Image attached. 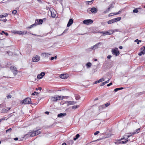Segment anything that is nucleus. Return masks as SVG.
Listing matches in <instances>:
<instances>
[{
    "instance_id": "obj_1",
    "label": "nucleus",
    "mask_w": 145,
    "mask_h": 145,
    "mask_svg": "<svg viewBox=\"0 0 145 145\" xmlns=\"http://www.w3.org/2000/svg\"><path fill=\"white\" fill-rule=\"evenodd\" d=\"M63 97H61V96L56 95L54 97H51V100L52 101H56L58 100H60L63 99Z\"/></svg>"
},
{
    "instance_id": "obj_2",
    "label": "nucleus",
    "mask_w": 145,
    "mask_h": 145,
    "mask_svg": "<svg viewBox=\"0 0 145 145\" xmlns=\"http://www.w3.org/2000/svg\"><path fill=\"white\" fill-rule=\"evenodd\" d=\"M32 103L31 101V98H27L23 100L22 102V104H31Z\"/></svg>"
},
{
    "instance_id": "obj_3",
    "label": "nucleus",
    "mask_w": 145,
    "mask_h": 145,
    "mask_svg": "<svg viewBox=\"0 0 145 145\" xmlns=\"http://www.w3.org/2000/svg\"><path fill=\"white\" fill-rule=\"evenodd\" d=\"M103 45V43L99 42L91 47V49L92 50H95L98 48L101 45Z\"/></svg>"
},
{
    "instance_id": "obj_4",
    "label": "nucleus",
    "mask_w": 145,
    "mask_h": 145,
    "mask_svg": "<svg viewBox=\"0 0 145 145\" xmlns=\"http://www.w3.org/2000/svg\"><path fill=\"white\" fill-rule=\"evenodd\" d=\"M10 69L13 73L14 76L16 75L18 73V71L16 68L14 66H11L10 67Z\"/></svg>"
},
{
    "instance_id": "obj_5",
    "label": "nucleus",
    "mask_w": 145,
    "mask_h": 145,
    "mask_svg": "<svg viewBox=\"0 0 145 145\" xmlns=\"http://www.w3.org/2000/svg\"><path fill=\"white\" fill-rule=\"evenodd\" d=\"M112 54L116 56H118L120 54V52L118 51V49L116 48L112 51Z\"/></svg>"
},
{
    "instance_id": "obj_6",
    "label": "nucleus",
    "mask_w": 145,
    "mask_h": 145,
    "mask_svg": "<svg viewBox=\"0 0 145 145\" xmlns=\"http://www.w3.org/2000/svg\"><path fill=\"white\" fill-rule=\"evenodd\" d=\"M40 59V57L38 55H36L33 57L32 61L33 62H36L39 61Z\"/></svg>"
},
{
    "instance_id": "obj_7",
    "label": "nucleus",
    "mask_w": 145,
    "mask_h": 145,
    "mask_svg": "<svg viewBox=\"0 0 145 145\" xmlns=\"http://www.w3.org/2000/svg\"><path fill=\"white\" fill-rule=\"evenodd\" d=\"M93 22L92 20L91 19H88L84 20L83 21V23L85 24L89 25L92 24Z\"/></svg>"
},
{
    "instance_id": "obj_8",
    "label": "nucleus",
    "mask_w": 145,
    "mask_h": 145,
    "mask_svg": "<svg viewBox=\"0 0 145 145\" xmlns=\"http://www.w3.org/2000/svg\"><path fill=\"white\" fill-rule=\"evenodd\" d=\"M45 73L44 72H41L40 74L38 75L37 78L38 79H40L42 78L45 75Z\"/></svg>"
},
{
    "instance_id": "obj_9",
    "label": "nucleus",
    "mask_w": 145,
    "mask_h": 145,
    "mask_svg": "<svg viewBox=\"0 0 145 145\" xmlns=\"http://www.w3.org/2000/svg\"><path fill=\"white\" fill-rule=\"evenodd\" d=\"M69 76L68 74H62L60 75L59 77L62 79H66L68 78Z\"/></svg>"
},
{
    "instance_id": "obj_10",
    "label": "nucleus",
    "mask_w": 145,
    "mask_h": 145,
    "mask_svg": "<svg viewBox=\"0 0 145 145\" xmlns=\"http://www.w3.org/2000/svg\"><path fill=\"white\" fill-rule=\"evenodd\" d=\"M114 7V6L112 5H110V6L108 7V8L106 10L104 11L103 13L104 14L106 13L109 12V11H110L111 9L112 8Z\"/></svg>"
},
{
    "instance_id": "obj_11",
    "label": "nucleus",
    "mask_w": 145,
    "mask_h": 145,
    "mask_svg": "<svg viewBox=\"0 0 145 145\" xmlns=\"http://www.w3.org/2000/svg\"><path fill=\"white\" fill-rule=\"evenodd\" d=\"M90 10L91 11L92 13L95 14L97 12L98 10L97 8L95 7H93L91 8Z\"/></svg>"
},
{
    "instance_id": "obj_12",
    "label": "nucleus",
    "mask_w": 145,
    "mask_h": 145,
    "mask_svg": "<svg viewBox=\"0 0 145 145\" xmlns=\"http://www.w3.org/2000/svg\"><path fill=\"white\" fill-rule=\"evenodd\" d=\"M73 20L72 18L70 19L69 20V21L68 22V23L67 25V27H69L73 24Z\"/></svg>"
},
{
    "instance_id": "obj_13",
    "label": "nucleus",
    "mask_w": 145,
    "mask_h": 145,
    "mask_svg": "<svg viewBox=\"0 0 145 145\" xmlns=\"http://www.w3.org/2000/svg\"><path fill=\"white\" fill-rule=\"evenodd\" d=\"M43 22V20L42 19H40L39 20H36L35 24H36V25L37 24H42Z\"/></svg>"
},
{
    "instance_id": "obj_14",
    "label": "nucleus",
    "mask_w": 145,
    "mask_h": 145,
    "mask_svg": "<svg viewBox=\"0 0 145 145\" xmlns=\"http://www.w3.org/2000/svg\"><path fill=\"white\" fill-rule=\"evenodd\" d=\"M121 17H118L116 18H114L112 19L113 23H115L116 22L119 21L121 19Z\"/></svg>"
},
{
    "instance_id": "obj_15",
    "label": "nucleus",
    "mask_w": 145,
    "mask_h": 145,
    "mask_svg": "<svg viewBox=\"0 0 145 145\" xmlns=\"http://www.w3.org/2000/svg\"><path fill=\"white\" fill-rule=\"evenodd\" d=\"M42 56L44 57H49L50 54H49L47 53H42Z\"/></svg>"
},
{
    "instance_id": "obj_16",
    "label": "nucleus",
    "mask_w": 145,
    "mask_h": 145,
    "mask_svg": "<svg viewBox=\"0 0 145 145\" xmlns=\"http://www.w3.org/2000/svg\"><path fill=\"white\" fill-rule=\"evenodd\" d=\"M14 33L20 35H23L24 34V32H22V31H14Z\"/></svg>"
},
{
    "instance_id": "obj_17",
    "label": "nucleus",
    "mask_w": 145,
    "mask_h": 145,
    "mask_svg": "<svg viewBox=\"0 0 145 145\" xmlns=\"http://www.w3.org/2000/svg\"><path fill=\"white\" fill-rule=\"evenodd\" d=\"M66 115V113H60L58 114L57 117L59 118H62L64 116H65Z\"/></svg>"
},
{
    "instance_id": "obj_18",
    "label": "nucleus",
    "mask_w": 145,
    "mask_h": 145,
    "mask_svg": "<svg viewBox=\"0 0 145 145\" xmlns=\"http://www.w3.org/2000/svg\"><path fill=\"white\" fill-rule=\"evenodd\" d=\"M124 138H122L118 140H116V142H115V143L116 144H121V140H124Z\"/></svg>"
},
{
    "instance_id": "obj_19",
    "label": "nucleus",
    "mask_w": 145,
    "mask_h": 145,
    "mask_svg": "<svg viewBox=\"0 0 145 145\" xmlns=\"http://www.w3.org/2000/svg\"><path fill=\"white\" fill-rule=\"evenodd\" d=\"M29 133L30 134V137H32L35 136L36 135L35 133V131H32V132Z\"/></svg>"
},
{
    "instance_id": "obj_20",
    "label": "nucleus",
    "mask_w": 145,
    "mask_h": 145,
    "mask_svg": "<svg viewBox=\"0 0 145 145\" xmlns=\"http://www.w3.org/2000/svg\"><path fill=\"white\" fill-rule=\"evenodd\" d=\"M49 10H50L51 17L53 18H55L56 16V14L54 12H52V10L51 9H50Z\"/></svg>"
},
{
    "instance_id": "obj_21",
    "label": "nucleus",
    "mask_w": 145,
    "mask_h": 145,
    "mask_svg": "<svg viewBox=\"0 0 145 145\" xmlns=\"http://www.w3.org/2000/svg\"><path fill=\"white\" fill-rule=\"evenodd\" d=\"M124 140L121 141V144H125L128 141H129L128 139H126L125 138H124V139L123 140Z\"/></svg>"
},
{
    "instance_id": "obj_22",
    "label": "nucleus",
    "mask_w": 145,
    "mask_h": 145,
    "mask_svg": "<svg viewBox=\"0 0 145 145\" xmlns=\"http://www.w3.org/2000/svg\"><path fill=\"white\" fill-rule=\"evenodd\" d=\"M145 54V50H143V51H141L138 54V55L140 56H141L142 55H144Z\"/></svg>"
},
{
    "instance_id": "obj_23",
    "label": "nucleus",
    "mask_w": 145,
    "mask_h": 145,
    "mask_svg": "<svg viewBox=\"0 0 145 145\" xmlns=\"http://www.w3.org/2000/svg\"><path fill=\"white\" fill-rule=\"evenodd\" d=\"M67 103H68V105H72L75 103L73 101H67Z\"/></svg>"
},
{
    "instance_id": "obj_24",
    "label": "nucleus",
    "mask_w": 145,
    "mask_h": 145,
    "mask_svg": "<svg viewBox=\"0 0 145 145\" xmlns=\"http://www.w3.org/2000/svg\"><path fill=\"white\" fill-rule=\"evenodd\" d=\"M75 98L76 99V100H79L80 97L79 96V95H78V94H75Z\"/></svg>"
},
{
    "instance_id": "obj_25",
    "label": "nucleus",
    "mask_w": 145,
    "mask_h": 145,
    "mask_svg": "<svg viewBox=\"0 0 145 145\" xmlns=\"http://www.w3.org/2000/svg\"><path fill=\"white\" fill-rule=\"evenodd\" d=\"M91 63L90 62L87 63L86 64V66L87 67V68H89L91 67Z\"/></svg>"
},
{
    "instance_id": "obj_26",
    "label": "nucleus",
    "mask_w": 145,
    "mask_h": 145,
    "mask_svg": "<svg viewBox=\"0 0 145 145\" xmlns=\"http://www.w3.org/2000/svg\"><path fill=\"white\" fill-rule=\"evenodd\" d=\"M80 137V135L78 134H77L75 136V137L74 138H73V140H76L77 139Z\"/></svg>"
},
{
    "instance_id": "obj_27",
    "label": "nucleus",
    "mask_w": 145,
    "mask_h": 145,
    "mask_svg": "<svg viewBox=\"0 0 145 145\" xmlns=\"http://www.w3.org/2000/svg\"><path fill=\"white\" fill-rule=\"evenodd\" d=\"M35 131L36 135L40 134V131L39 130Z\"/></svg>"
},
{
    "instance_id": "obj_28",
    "label": "nucleus",
    "mask_w": 145,
    "mask_h": 145,
    "mask_svg": "<svg viewBox=\"0 0 145 145\" xmlns=\"http://www.w3.org/2000/svg\"><path fill=\"white\" fill-rule=\"evenodd\" d=\"M140 130V128H139L138 129H136L135 130V131H134V132H133L134 133V134H135L136 133H138L139 132Z\"/></svg>"
},
{
    "instance_id": "obj_29",
    "label": "nucleus",
    "mask_w": 145,
    "mask_h": 145,
    "mask_svg": "<svg viewBox=\"0 0 145 145\" xmlns=\"http://www.w3.org/2000/svg\"><path fill=\"white\" fill-rule=\"evenodd\" d=\"M123 88H116L114 89V91L115 92H116L119 90L122 89H123Z\"/></svg>"
},
{
    "instance_id": "obj_30",
    "label": "nucleus",
    "mask_w": 145,
    "mask_h": 145,
    "mask_svg": "<svg viewBox=\"0 0 145 145\" xmlns=\"http://www.w3.org/2000/svg\"><path fill=\"white\" fill-rule=\"evenodd\" d=\"M12 131V129L11 128H9L8 129L6 130V133H8V132L10 133Z\"/></svg>"
},
{
    "instance_id": "obj_31",
    "label": "nucleus",
    "mask_w": 145,
    "mask_h": 145,
    "mask_svg": "<svg viewBox=\"0 0 145 145\" xmlns=\"http://www.w3.org/2000/svg\"><path fill=\"white\" fill-rule=\"evenodd\" d=\"M36 26V24H35H35L32 25H31L29 27H27V29H28V28L31 29V28H32L33 26Z\"/></svg>"
},
{
    "instance_id": "obj_32",
    "label": "nucleus",
    "mask_w": 145,
    "mask_h": 145,
    "mask_svg": "<svg viewBox=\"0 0 145 145\" xmlns=\"http://www.w3.org/2000/svg\"><path fill=\"white\" fill-rule=\"evenodd\" d=\"M130 137V135H125L123 137L124 138H126L127 139Z\"/></svg>"
},
{
    "instance_id": "obj_33",
    "label": "nucleus",
    "mask_w": 145,
    "mask_h": 145,
    "mask_svg": "<svg viewBox=\"0 0 145 145\" xmlns=\"http://www.w3.org/2000/svg\"><path fill=\"white\" fill-rule=\"evenodd\" d=\"M141 40H139L138 39H137L135 40V42H137V44H139V42H141Z\"/></svg>"
},
{
    "instance_id": "obj_34",
    "label": "nucleus",
    "mask_w": 145,
    "mask_h": 145,
    "mask_svg": "<svg viewBox=\"0 0 145 145\" xmlns=\"http://www.w3.org/2000/svg\"><path fill=\"white\" fill-rule=\"evenodd\" d=\"M78 106H79L76 105H74L72 106V108L73 109H75L77 108H78Z\"/></svg>"
},
{
    "instance_id": "obj_35",
    "label": "nucleus",
    "mask_w": 145,
    "mask_h": 145,
    "mask_svg": "<svg viewBox=\"0 0 145 145\" xmlns=\"http://www.w3.org/2000/svg\"><path fill=\"white\" fill-rule=\"evenodd\" d=\"M100 33L103 34L104 35H107V32L101 31L100 32Z\"/></svg>"
},
{
    "instance_id": "obj_36",
    "label": "nucleus",
    "mask_w": 145,
    "mask_h": 145,
    "mask_svg": "<svg viewBox=\"0 0 145 145\" xmlns=\"http://www.w3.org/2000/svg\"><path fill=\"white\" fill-rule=\"evenodd\" d=\"M126 134L128 135H130V137H131V136L134 135V133L133 132L130 133H126Z\"/></svg>"
},
{
    "instance_id": "obj_37",
    "label": "nucleus",
    "mask_w": 145,
    "mask_h": 145,
    "mask_svg": "<svg viewBox=\"0 0 145 145\" xmlns=\"http://www.w3.org/2000/svg\"><path fill=\"white\" fill-rule=\"evenodd\" d=\"M138 12V10L137 9H134L133 10V12L134 13H137Z\"/></svg>"
},
{
    "instance_id": "obj_38",
    "label": "nucleus",
    "mask_w": 145,
    "mask_h": 145,
    "mask_svg": "<svg viewBox=\"0 0 145 145\" xmlns=\"http://www.w3.org/2000/svg\"><path fill=\"white\" fill-rule=\"evenodd\" d=\"M35 94H36V95H37L39 94V93L36 91H34V93H32L31 94V95H35Z\"/></svg>"
},
{
    "instance_id": "obj_39",
    "label": "nucleus",
    "mask_w": 145,
    "mask_h": 145,
    "mask_svg": "<svg viewBox=\"0 0 145 145\" xmlns=\"http://www.w3.org/2000/svg\"><path fill=\"white\" fill-rule=\"evenodd\" d=\"M7 110L5 109L4 108L2 110L1 112L5 113L7 112Z\"/></svg>"
},
{
    "instance_id": "obj_40",
    "label": "nucleus",
    "mask_w": 145,
    "mask_h": 145,
    "mask_svg": "<svg viewBox=\"0 0 145 145\" xmlns=\"http://www.w3.org/2000/svg\"><path fill=\"white\" fill-rule=\"evenodd\" d=\"M107 23L108 24H110L113 23V22H112V20H109L107 22Z\"/></svg>"
},
{
    "instance_id": "obj_41",
    "label": "nucleus",
    "mask_w": 145,
    "mask_h": 145,
    "mask_svg": "<svg viewBox=\"0 0 145 145\" xmlns=\"http://www.w3.org/2000/svg\"><path fill=\"white\" fill-rule=\"evenodd\" d=\"M105 80L104 78H101L99 80H98V81L99 83L101 82H103Z\"/></svg>"
},
{
    "instance_id": "obj_42",
    "label": "nucleus",
    "mask_w": 145,
    "mask_h": 145,
    "mask_svg": "<svg viewBox=\"0 0 145 145\" xmlns=\"http://www.w3.org/2000/svg\"><path fill=\"white\" fill-rule=\"evenodd\" d=\"M121 10H120L118 12L114 13L113 14H114V15H117V14H120L121 12Z\"/></svg>"
},
{
    "instance_id": "obj_43",
    "label": "nucleus",
    "mask_w": 145,
    "mask_h": 145,
    "mask_svg": "<svg viewBox=\"0 0 145 145\" xmlns=\"http://www.w3.org/2000/svg\"><path fill=\"white\" fill-rule=\"evenodd\" d=\"M93 1V0H92L91 1H88V3L89 5H91L92 4Z\"/></svg>"
},
{
    "instance_id": "obj_44",
    "label": "nucleus",
    "mask_w": 145,
    "mask_h": 145,
    "mask_svg": "<svg viewBox=\"0 0 145 145\" xmlns=\"http://www.w3.org/2000/svg\"><path fill=\"white\" fill-rule=\"evenodd\" d=\"M109 32V33H108V35H110L112 34L113 33V31L112 30H110L108 31Z\"/></svg>"
},
{
    "instance_id": "obj_45",
    "label": "nucleus",
    "mask_w": 145,
    "mask_h": 145,
    "mask_svg": "<svg viewBox=\"0 0 145 145\" xmlns=\"http://www.w3.org/2000/svg\"><path fill=\"white\" fill-rule=\"evenodd\" d=\"M104 107H105V106L104 105H102V106H100L99 107V109H100L101 108H104Z\"/></svg>"
},
{
    "instance_id": "obj_46",
    "label": "nucleus",
    "mask_w": 145,
    "mask_h": 145,
    "mask_svg": "<svg viewBox=\"0 0 145 145\" xmlns=\"http://www.w3.org/2000/svg\"><path fill=\"white\" fill-rule=\"evenodd\" d=\"M17 13V11L16 10H13L12 12V13L14 14H15Z\"/></svg>"
},
{
    "instance_id": "obj_47",
    "label": "nucleus",
    "mask_w": 145,
    "mask_h": 145,
    "mask_svg": "<svg viewBox=\"0 0 145 145\" xmlns=\"http://www.w3.org/2000/svg\"><path fill=\"white\" fill-rule=\"evenodd\" d=\"M110 103H108L106 104H105V106L106 107H108V106H109V105H110Z\"/></svg>"
},
{
    "instance_id": "obj_48",
    "label": "nucleus",
    "mask_w": 145,
    "mask_h": 145,
    "mask_svg": "<svg viewBox=\"0 0 145 145\" xmlns=\"http://www.w3.org/2000/svg\"><path fill=\"white\" fill-rule=\"evenodd\" d=\"M99 131H96V132H95L94 133V135H97L98 134H99Z\"/></svg>"
},
{
    "instance_id": "obj_49",
    "label": "nucleus",
    "mask_w": 145,
    "mask_h": 145,
    "mask_svg": "<svg viewBox=\"0 0 145 145\" xmlns=\"http://www.w3.org/2000/svg\"><path fill=\"white\" fill-rule=\"evenodd\" d=\"M2 32L4 34H5L7 36L8 35V33L5 32H4V31H2Z\"/></svg>"
},
{
    "instance_id": "obj_50",
    "label": "nucleus",
    "mask_w": 145,
    "mask_h": 145,
    "mask_svg": "<svg viewBox=\"0 0 145 145\" xmlns=\"http://www.w3.org/2000/svg\"><path fill=\"white\" fill-rule=\"evenodd\" d=\"M4 104H2L0 105V108L3 107L4 106Z\"/></svg>"
},
{
    "instance_id": "obj_51",
    "label": "nucleus",
    "mask_w": 145,
    "mask_h": 145,
    "mask_svg": "<svg viewBox=\"0 0 145 145\" xmlns=\"http://www.w3.org/2000/svg\"><path fill=\"white\" fill-rule=\"evenodd\" d=\"M105 84V82H103L101 83L100 86H103Z\"/></svg>"
},
{
    "instance_id": "obj_52",
    "label": "nucleus",
    "mask_w": 145,
    "mask_h": 145,
    "mask_svg": "<svg viewBox=\"0 0 145 145\" xmlns=\"http://www.w3.org/2000/svg\"><path fill=\"white\" fill-rule=\"evenodd\" d=\"M114 13H110L109 15H108V16L109 17H110V16H112L113 15H114V14H113Z\"/></svg>"
},
{
    "instance_id": "obj_53",
    "label": "nucleus",
    "mask_w": 145,
    "mask_h": 145,
    "mask_svg": "<svg viewBox=\"0 0 145 145\" xmlns=\"http://www.w3.org/2000/svg\"><path fill=\"white\" fill-rule=\"evenodd\" d=\"M2 15H3L4 16H5V17H6L8 16V14L7 13H5L3 14Z\"/></svg>"
},
{
    "instance_id": "obj_54",
    "label": "nucleus",
    "mask_w": 145,
    "mask_h": 145,
    "mask_svg": "<svg viewBox=\"0 0 145 145\" xmlns=\"http://www.w3.org/2000/svg\"><path fill=\"white\" fill-rule=\"evenodd\" d=\"M7 19H3L2 20L4 22H6L7 21ZM0 20L1 21L2 20L0 19Z\"/></svg>"
},
{
    "instance_id": "obj_55",
    "label": "nucleus",
    "mask_w": 145,
    "mask_h": 145,
    "mask_svg": "<svg viewBox=\"0 0 145 145\" xmlns=\"http://www.w3.org/2000/svg\"><path fill=\"white\" fill-rule=\"evenodd\" d=\"M112 82H110V83L109 84H108L107 86H110L111 85H112Z\"/></svg>"
},
{
    "instance_id": "obj_56",
    "label": "nucleus",
    "mask_w": 145,
    "mask_h": 145,
    "mask_svg": "<svg viewBox=\"0 0 145 145\" xmlns=\"http://www.w3.org/2000/svg\"><path fill=\"white\" fill-rule=\"evenodd\" d=\"M33 35L37 36H39V37H41V36L40 35H38L36 34H32Z\"/></svg>"
},
{
    "instance_id": "obj_57",
    "label": "nucleus",
    "mask_w": 145,
    "mask_h": 145,
    "mask_svg": "<svg viewBox=\"0 0 145 145\" xmlns=\"http://www.w3.org/2000/svg\"><path fill=\"white\" fill-rule=\"evenodd\" d=\"M112 57V56L111 55H108L107 56V58L108 59H110Z\"/></svg>"
},
{
    "instance_id": "obj_58",
    "label": "nucleus",
    "mask_w": 145,
    "mask_h": 145,
    "mask_svg": "<svg viewBox=\"0 0 145 145\" xmlns=\"http://www.w3.org/2000/svg\"><path fill=\"white\" fill-rule=\"evenodd\" d=\"M7 99H8L9 98H10L11 97V95H8L7 96Z\"/></svg>"
},
{
    "instance_id": "obj_59",
    "label": "nucleus",
    "mask_w": 145,
    "mask_h": 145,
    "mask_svg": "<svg viewBox=\"0 0 145 145\" xmlns=\"http://www.w3.org/2000/svg\"><path fill=\"white\" fill-rule=\"evenodd\" d=\"M5 16L3 15H0V18H2L3 17H4Z\"/></svg>"
},
{
    "instance_id": "obj_60",
    "label": "nucleus",
    "mask_w": 145,
    "mask_h": 145,
    "mask_svg": "<svg viewBox=\"0 0 145 145\" xmlns=\"http://www.w3.org/2000/svg\"><path fill=\"white\" fill-rule=\"evenodd\" d=\"M106 23L104 22H101V24L103 25H104Z\"/></svg>"
},
{
    "instance_id": "obj_61",
    "label": "nucleus",
    "mask_w": 145,
    "mask_h": 145,
    "mask_svg": "<svg viewBox=\"0 0 145 145\" xmlns=\"http://www.w3.org/2000/svg\"><path fill=\"white\" fill-rule=\"evenodd\" d=\"M109 80L110 79H109L108 80L106 81L105 82V84L106 83H108L109 82Z\"/></svg>"
},
{
    "instance_id": "obj_62",
    "label": "nucleus",
    "mask_w": 145,
    "mask_h": 145,
    "mask_svg": "<svg viewBox=\"0 0 145 145\" xmlns=\"http://www.w3.org/2000/svg\"><path fill=\"white\" fill-rule=\"evenodd\" d=\"M68 30V29H66L65 30L64 32H63V33H65Z\"/></svg>"
},
{
    "instance_id": "obj_63",
    "label": "nucleus",
    "mask_w": 145,
    "mask_h": 145,
    "mask_svg": "<svg viewBox=\"0 0 145 145\" xmlns=\"http://www.w3.org/2000/svg\"><path fill=\"white\" fill-rule=\"evenodd\" d=\"M14 139L15 140H18V138H17V137L15 138H14Z\"/></svg>"
},
{
    "instance_id": "obj_64",
    "label": "nucleus",
    "mask_w": 145,
    "mask_h": 145,
    "mask_svg": "<svg viewBox=\"0 0 145 145\" xmlns=\"http://www.w3.org/2000/svg\"><path fill=\"white\" fill-rule=\"evenodd\" d=\"M98 81V80L96 81H95V84H97V83H99V82Z\"/></svg>"
}]
</instances>
